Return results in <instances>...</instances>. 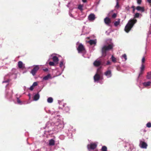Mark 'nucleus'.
Returning a JSON list of instances; mask_svg holds the SVG:
<instances>
[{"label":"nucleus","instance_id":"obj_15","mask_svg":"<svg viewBox=\"0 0 151 151\" xmlns=\"http://www.w3.org/2000/svg\"><path fill=\"white\" fill-rule=\"evenodd\" d=\"M145 65H144V64H142V65H141V67L140 68V73H139V75L138 77H139V76H140L141 74H142L143 71L144 70V68H145Z\"/></svg>","mask_w":151,"mask_h":151},{"label":"nucleus","instance_id":"obj_16","mask_svg":"<svg viewBox=\"0 0 151 151\" xmlns=\"http://www.w3.org/2000/svg\"><path fill=\"white\" fill-rule=\"evenodd\" d=\"M136 9L138 11H140L142 12H144L145 11L144 7H143L137 6L136 7Z\"/></svg>","mask_w":151,"mask_h":151},{"label":"nucleus","instance_id":"obj_40","mask_svg":"<svg viewBox=\"0 0 151 151\" xmlns=\"http://www.w3.org/2000/svg\"><path fill=\"white\" fill-rule=\"evenodd\" d=\"M33 88L34 87L32 85L29 88V89L31 91L32 90Z\"/></svg>","mask_w":151,"mask_h":151},{"label":"nucleus","instance_id":"obj_28","mask_svg":"<svg viewBox=\"0 0 151 151\" xmlns=\"http://www.w3.org/2000/svg\"><path fill=\"white\" fill-rule=\"evenodd\" d=\"M101 151H107V148L106 146H103L101 148Z\"/></svg>","mask_w":151,"mask_h":151},{"label":"nucleus","instance_id":"obj_31","mask_svg":"<svg viewBox=\"0 0 151 151\" xmlns=\"http://www.w3.org/2000/svg\"><path fill=\"white\" fill-rule=\"evenodd\" d=\"M55 63L54 62H50L49 63V64L51 66H54Z\"/></svg>","mask_w":151,"mask_h":151},{"label":"nucleus","instance_id":"obj_26","mask_svg":"<svg viewBox=\"0 0 151 151\" xmlns=\"http://www.w3.org/2000/svg\"><path fill=\"white\" fill-rule=\"evenodd\" d=\"M147 78L148 79H150L151 78V71L148 73H147Z\"/></svg>","mask_w":151,"mask_h":151},{"label":"nucleus","instance_id":"obj_6","mask_svg":"<svg viewBox=\"0 0 151 151\" xmlns=\"http://www.w3.org/2000/svg\"><path fill=\"white\" fill-rule=\"evenodd\" d=\"M97 145L96 143H91L87 145L88 149V150H94L96 147Z\"/></svg>","mask_w":151,"mask_h":151},{"label":"nucleus","instance_id":"obj_24","mask_svg":"<svg viewBox=\"0 0 151 151\" xmlns=\"http://www.w3.org/2000/svg\"><path fill=\"white\" fill-rule=\"evenodd\" d=\"M83 6L82 5L79 4L78 6V9L80 10L81 12L83 11Z\"/></svg>","mask_w":151,"mask_h":151},{"label":"nucleus","instance_id":"obj_45","mask_svg":"<svg viewBox=\"0 0 151 151\" xmlns=\"http://www.w3.org/2000/svg\"><path fill=\"white\" fill-rule=\"evenodd\" d=\"M82 1L84 3H85L86 2L87 0H82Z\"/></svg>","mask_w":151,"mask_h":151},{"label":"nucleus","instance_id":"obj_3","mask_svg":"<svg viewBox=\"0 0 151 151\" xmlns=\"http://www.w3.org/2000/svg\"><path fill=\"white\" fill-rule=\"evenodd\" d=\"M100 69V68L97 69L96 73L94 76V81L95 82H98V81L103 79L102 72Z\"/></svg>","mask_w":151,"mask_h":151},{"label":"nucleus","instance_id":"obj_39","mask_svg":"<svg viewBox=\"0 0 151 151\" xmlns=\"http://www.w3.org/2000/svg\"><path fill=\"white\" fill-rule=\"evenodd\" d=\"M116 16V13H114L112 15V17L113 18H115Z\"/></svg>","mask_w":151,"mask_h":151},{"label":"nucleus","instance_id":"obj_13","mask_svg":"<svg viewBox=\"0 0 151 151\" xmlns=\"http://www.w3.org/2000/svg\"><path fill=\"white\" fill-rule=\"evenodd\" d=\"M95 18V16L93 14H91L88 17V19L89 20L92 21L94 20Z\"/></svg>","mask_w":151,"mask_h":151},{"label":"nucleus","instance_id":"obj_43","mask_svg":"<svg viewBox=\"0 0 151 151\" xmlns=\"http://www.w3.org/2000/svg\"><path fill=\"white\" fill-rule=\"evenodd\" d=\"M148 2L151 4V0H147Z\"/></svg>","mask_w":151,"mask_h":151},{"label":"nucleus","instance_id":"obj_49","mask_svg":"<svg viewBox=\"0 0 151 151\" xmlns=\"http://www.w3.org/2000/svg\"><path fill=\"white\" fill-rule=\"evenodd\" d=\"M41 151L40 150H38V151Z\"/></svg>","mask_w":151,"mask_h":151},{"label":"nucleus","instance_id":"obj_19","mask_svg":"<svg viewBox=\"0 0 151 151\" xmlns=\"http://www.w3.org/2000/svg\"><path fill=\"white\" fill-rule=\"evenodd\" d=\"M143 85L145 86H151V82H144L143 83Z\"/></svg>","mask_w":151,"mask_h":151},{"label":"nucleus","instance_id":"obj_42","mask_svg":"<svg viewBox=\"0 0 151 151\" xmlns=\"http://www.w3.org/2000/svg\"><path fill=\"white\" fill-rule=\"evenodd\" d=\"M149 34H151V27H150L149 32Z\"/></svg>","mask_w":151,"mask_h":151},{"label":"nucleus","instance_id":"obj_29","mask_svg":"<svg viewBox=\"0 0 151 151\" xmlns=\"http://www.w3.org/2000/svg\"><path fill=\"white\" fill-rule=\"evenodd\" d=\"M111 59L112 61H113V62L115 63L116 62V58H115L113 56H112Z\"/></svg>","mask_w":151,"mask_h":151},{"label":"nucleus","instance_id":"obj_10","mask_svg":"<svg viewBox=\"0 0 151 151\" xmlns=\"http://www.w3.org/2000/svg\"><path fill=\"white\" fill-rule=\"evenodd\" d=\"M105 75L107 78H109L111 76V72L110 70H108L104 73Z\"/></svg>","mask_w":151,"mask_h":151},{"label":"nucleus","instance_id":"obj_20","mask_svg":"<svg viewBox=\"0 0 151 151\" xmlns=\"http://www.w3.org/2000/svg\"><path fill=\"white\" fill-rule=\"evenodd\" d=\"M49 144L50 146H52L55 145V141L53 139H51L49 140Z\"/></svg>","mask_w":151,"mask_h":151},{"label":"nucleus","instance_id":"obj_33","mask_svg":"<svg viewBox=\"0 0 151 151\" xmlns=\"http://www.w3.org/2000/svg\"><path fill=\"white\" fill-rule=\"evenodd\" d=\"M17 102L18 104H22V102L20 101V100H19V99L18 98H17Z\"/></svg>","mask_w":151,"mask_h":151},{"label":"nucleus","instance_id":"obj_34","mask_svg":"<svg viewBox=\"0 0 151 151\" xmlns=\"http://www.w3.org/2000/svg\"><path fill=\"white\" fill-rule=\"evenodd\" d=\"M139 13H136L134 16V17L135 18H137L139 16Z\"/></svg>","mask_w":151,"mask_h":151},{"label":"nucleus","instance_id":"obj_21","mask_svg":"<svg viewBox=\"0 0 151 151\" xmlns=\"http://www.w3.org/2000/svg\"><path fill=\"white\" fill-rule=\"evenodd\" d=\"M40 95L39 94L37 93L34 96V99L35 101L37 100L39 98Z\"/></svg>","mask_w":151,"mask_h":151},{"label":"nucleus","instance_id":"obj_46","mask_svg":"<svg viewBox=\"0 0 151 151\" xmlns=\"http://www.w3.org/2000/svg\"><path fill=\"white\" fill-rule=\"evenodd\" d=\"M8 82V81H3V83H7Z\"/></svg>","mask_w":151,"mask_h":151},{"label":"nucleus","instance_id":"obj_4","mask_svg":"<svg viewBox=\"0 0 151 151\" xmlns=\"http://www.w3.org/2000/svg\"><path fill=\"white\" fill-rule=\"evenodd\" d=\"M114 45L113 44L109 45L108 46H104L102 48V52L103 55L105 54V55L106 52L112 48Z\"/></svg>","mask_w":151,"mask_h":151},{"label":"nucleus","instance_id":"obj_2","mask_svg":"<svg viewBox=\"0 0 151 151\" xmlns=\"http://www.w3.org/2000/svg\"><path fill=\"white\" fill-rule=\"evenodd\" d=\"M137 21V20L135 19H130L125 27V31L127 32H128Z\"/></svg>","mask_w":151,"mask_h":151},{"label":"nucleus","instance_id":"obj_12","mask_svg":"<svg viewBox=\"0 0 151 151\" xmlns=\"http://www.w3.org/2000/svg\"><path fill=\"white\" fill-rule=\"evenodd\" d=\"M93 64L94 66L98 67L101 64V62L99 60H96L94 62Z\"/></svg>","mask_w":151,"mask_h":151},{"label":"nucleus","instance_id":"obj_44","mask_svg":"<svg viewBox=\"0 0 151 151\" xmlns=\"http://www.w3.org/2000/svg\"><path fill=\"white\" fill-rule=\"evenodd\" d=\"M132 8H133V12H134L135 9L134 8V6H132Z\"/></svg>","mask_w":151,"mask_h":151},{"label":"nucleus","instance_id":"obj_36","mask_svg":"<svg viewBox=\"0 0 151 151\" xmlns=\"http://www.w3.org/2000/svg\"><path fill=\"white\" fill-rule=\"evenodd\" d=\"M119 6L118 4V0H117V2H116V6H115V7L117 9V8H119Z\"/></svg>","mask_w":151,"mask_h":151},{"label":"nucleus","instance_id":"obj_23","mask_svg":"<svg viewBox=\"0 0 151 151\" xmlns=\"http://www.w3.org/2000/svg\"><path fill=\"white\" fill-rule=\"evenodd\" d=\"M120 23V19H118L117 21H115L114 23V25L115 27H117L119 24Z\"/></svg>","mask_w":151,"mask_h":151},{"label":"nucleus","instance_id":"obj_32","mask_svg":"<svg viewBox=\"0 0 151 151\" xmlns=\"http://www.w3.org/2000/svg\"><path fill=\"white\" fill-rule=\"evenodd\" d=\"M146 126L148 127H151V123H150L148 122Z\"/></svg>","mask_w":151,"mask_h":151},{"label":"nucleus","instance_id":"obj_41","mask_svg":"<svg viewBox=\"0 0 151 151\" xmlns=\"http://www.w3.org/2000/svg\"><path fill=\"white\" fill-rule=\"evenodd\" d=\"M65 110H66V111H69V107H67L66 108V109H65Z\"/></svg>","mask_w":151,"mask_h":151},{"label":"nucleus","instance_id":"obj_30","mask_svg":"<svg viewBox=\"0 0 151 151\" xmlns=\"http://www.w3.org/2000/svg\"><path fill=\"white\" fill-rule=\"evenodd\" d=\"M63 66H64V62L62 61L60 62V68H62Z\"/></svg>","mask_w":151,"mask_h":151},{"label":"nucleus","instance_id":"obj_37","mask_svg":"<svg viewBox=\"0 0 151 151\" xmlns=\"http://www.w3.org/2000/svg\"><path fill=\"white\" fill-rule=\"evenodd\" d=\"M37 82H35L33 83L32 86H33V87H34L35 86H37Z\"/></svg>","mask_w":151,"mask_h":151},{"label":"nucleus","instance_id":"obj_7","mask_svg":"<svg viewBox=\"0 0 151 151\" xmlns=\"http://www.w3.org/2000/svg\"><path fill=\"white\" fill-rule=\"evenodd\" d=\"M39 69V65H37L35 66L34 68L32 70L31 73H32V74L33 76H35V75L37 71Z\"/></svg>","mask_w":151,"mask_h":151},{"label":"nucleus","instance_id":"obj_22","mask_svg":"<svg viewBox=\"0 0 151 151\" xmlns=\"http://www.w3.org/2000/svg\"><path fill=\"white\" fill-rule=\"evenodd\" d=\"M51 78L50 75V74H48L46 76H45L43 78V80H48L49 78Z\"/></svg>","mask_w":151,"mask_h":151},{"label":"nucleus","instance_id":"obj_47","mask_svg":"<svg viewBox=\"0 0 151 151\" xmlns=\"http://www.w3.org/2000/svg\"><path fill=\"white\" fill-rule=\"evenodd\" d=\"M85 16H83L81 19H79L80 20H82V19H83L85 17Z\"/></svg>","mask_w":151,"mask_h":151},{"label":"nucleus","instance_id":"obj_48","mask_svg":"<svg viewBox=\"0 0 151 151\" xmlns=\"http://www.w3.org/2000/svg\"><path fill=\"white\" fill-rule=\"evenodd\" d=\"M69 15H70V16H71V17H73V16H72V14H70Z\"/></svg>","mask_w":151,"mask_h":151},{"label":"nucleus","instance_id":"obj_9","mask_svg":"<svg viewBox=\"0 0 151 151\" xmlns=\"http://www.w3.org/2000/svg\"><path fill=\"white\" fill-rule=\"evenodd\" d=\"M50 57H52V60L55 64H57L58 63V58L55 55V54H52L51 55H50Z\"/></svg>","mask_w":151,"mask_h":151},{"label":"nucleus","instance_id":"obj_25","mask_svg":"<svg viewBox=\"0 0 151 151\" xmlns=\"http://www.w3.org/2000/svg\"><path fill=\"white\" fill-rule=\"evenodd\" d=\"M53 99L52 97L48 98L47 99V102L49 103H51L53 101Z\"/></svg>","mask_w":151,"mask_h":151},{"label":"nucleus","instance_id":"obj_14","mask_svg":"<svg viewBox=\"0 0 151 151\" xmlns=\"http://www.w3.org/2000/svg\"><path fill=\"white\" fill-rule=\"evenodd\" d=\"M18 67L20 68H24V65L21 61H19L18 64Z\"/></svg>","mask_w":151,"mask_h":151},{"label":"nucleus","instance_id":"obj_1","mask_svg":"<svg viewBox=\"0 0 151 151\" xmlns=\"http://www.w3.org/2000/svg\"><path fill=\"white\" fill-rule=\"evenodd\" d=\"M60 116L57 115L55 119H52V122H49L46 125V127L50 128L54 130H59L63 128L64 126L59 119Z\"/></svg>","mask_w":151,"mask_h":151},{"label":"nucleus","instance_id":"obj_35","mask_svg":"<svg viewBox=\"0 0 151 151\" xmlns=\"http://www.w3.org/2000/svg\"><path fill=\"white\" fill-rule=\"evenodd\" d=\"M145 58L143 57L142 58V64H143V63H144L145 62Z\"/></svg>","mask_w":151,"mask_h":151},{"label":"nucleus","instance_id":"obj_38","mask_svg":"<svg viewBox=\"0 0 151 151\" xmlns=\"http://www.w3.org/2000/svg\"><path fill=\"white\" fill-rule=\"evenodd\" d=\"M137 3L139 4H140L142 2L141 0H137Z\"/></svg>","mask_w":151,"mask_h":151},{"label":"nucleus","instance_id":"obj_11","mask_svg":"<svg viewBox=\"0 0 151 151\" xmlns=\"http://www.w3.org/2000/svg\"><path fill=\"white\" fill-rule=\"evenodd\" d=\"M104 21L105 23L108 25H109V24L111 22L110 19L107 17H106L104 19Z\"/></svg>","mask_w":151,"mask_h":151},{"label":"nucleus","instance_id":"obj_17","mask_svg":"<svg viewBox=\"0 0 151 151\" xmlns=\"http://www.w3.org/2000/svg\"><path fill=\"white\" fill-rule=\"evenodd\" d=\"M88 42L91 45H96V40H91L89 41H88Z\"/></svg>","mask_w":151,"mask_h":151},{"label":"nucleus","instance_id":"obj_8","mask_svg":"<svg viewBox=\"0 0 151 151\" xmlns=\"http://www.w3.org/2000/svg\"><path fill=\"white\" fill-rule=\"evenodd\" d=\"M139 145L141 148L145 149H146L147 148V144L146 142L141 140H140Z\"/></svg>","mask_w":151,"mask_h":151},{"label":"nucleus","instance_id":"obj_27","mask_svg":"<svg viewBox=\"0 0 151 151\" xmlns=\"http://www.w3.org/2000/svg\"><path fill=\"white\" fill-rule=\"evenodd\" d=\"M102 64L104 66H106V65H111V63L109 61H108L105 64L104 63H103Z\"/></svg>","mask_w":151,"mask_h":151},{"label":"nucleus","instance_id":"obj_18","mask_svg":"<svg viewBox=\"0 0 151 151\" xmlns=\"http://www.w3.org/2000/svg\"><path fill=\"white\" fill-rule=\"evenodd\" d=\"M122 60L123 61H125L127 60V56L126 54L122 55L121 57Z\"/></svg>","mask_w":151,"mask_h":151},{"label":"nucleus","instance_id":"obj_5","mask_svg":"<svg viewBox=\"0 0 151 151\" xmlns=\"http://www.w3.org/2000/svg\"><path fill=\"white\" fill-rule=\"evenodd\" d=\"M77 49L79 53H85L86 52L85 49L83 45L81 44L79 45Z\"/></svg>","mask_w":151,"mask_h":151}]
</instances>
